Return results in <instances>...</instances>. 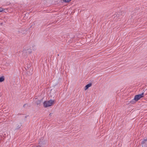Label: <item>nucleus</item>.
Returning <instances> with one entry per match:
<instances>
[{
  "label": "nucleus",
  "instance_id": "9",
  "mask_svg": "<svg viewBox=\"0 0 147 147\" xmlns=\"http://www.w3.org/2000/svg\"><path fill=\"white\" fill-rule=\"evenodd\" d=\"M146 143H147V138L144 139L142 142V144H145Z\"/></svg>",
  "mask_w": 147,
  "mask_h": 147
},
{
  "label": "nucleus",
  "instance_id": "5",
  "mask_svg": "<svg viewBox=\"0 0 147 147\" xmlns=\"http://www.w3.org/2000/svg\"><path fill=\"white\" fill-rule=\"evenodd\" d=\"M92 85V84L91 83H90L88 84H87L86 85L84 88V90H86L89 87L91 86Z\"/></svg>",
  "mask_w": 147,
  "mask_h": 147
},
{
  "label": "nucleus",
  "instance_id": "10",
  "mask_svg": "<svg viewBox=\"0 0 147 147\" xmlns=\"http://www.w3.org/2000/svg\"><path fill=\"white\" fill-rule=\"evenodd\" d=\"M146 143L145 144H142V147H147V144Z\"/></svg>",
  "mask_w": 147,
  "mask_h": 147
},
{
  "label": "nucleus",
  "instance_id": "13",
  "mask_svg": "<svg viewBox=\"0 0 147 147\" xmlns=\"http://www.w3.org/2000/svg\"><path fill=\"white\" fill-rule=\"evenodd\" d=\"M3 10L2 9V8L0 7V12H2Z\"/></svg>",
  "mask_w": 147,
  "mask_h": 147
},
{
  "label": "nucleus",
  "instance_id": "16",
  "mask_svg": "<svg viewBox=\"0 0 147 147\" xmlns=\"http://www.w3.org/2000/svg\"><path fill=\"white\" fill-rule=\"evenodd\" d=\"M51 114H52V113H50L49 114V115H50V116H51Z\"/></svg>",
  "mask_w": 147,
  "mask_h": 147
},
{
  "label": "nucleus",
  "instance_id": "6",
  "mask_svg": "<svg viewBox=\"0 0 147 147\" xmlns=\"http://www.w3.org/2000/svg\"><path fill=\"white\" fill-rule=\"evenodd\" d=\"M42 101H43V98H42V99H41L40 100H38V101H36V105H39L40 104L41 102H42Z\"/></svg>",
  "mask_w": 147,
  "mask_h": 147
},
{
  "label": "nucleus",
  "instance_id": "4",
  "mask_svg": "<svg viewBox=\"0 0 147 147\" xmlns=\"http://www.w3.org/2000/svg\"><path fill=\"white\" fill-rule=\"evenodd\" d=\"M22 125V123H18L16 125V129H20Z\"/></svg>",
  "mask_w": 147,
  "mask_h": 147
},
{
  "label": "nucleus",
  "instance_id": "8",
  "mask_svg": "<svg viewBox=\"0 0 147 147\" xmlns=\"http://www.w3.org/2000/svg\"><path fill=\"white\" fill-rule=\"evenodd\" d=\"M137 101H136V100L135 99V97L134 98L132 99L131 100L130 102V103H131L132 104H134V103H135Z\"/></svg>",
  "mask_w": 147,
  "mask_h": 147
},
{
  "label": "nucleus",
  "instance_id": "2",
  "mask_svg": "<svg viewBox=\"0 0 147 147\" xmlns=\"http://www.w3.org/2000/svg\"><path fill=\"white\" fill-rule=\"evenodd\" d=\"M144 93L143 92L141 94H139L136 95L135 96V99L136 100V101H138L140 98L144 97Z\"/></svg>",
  "mask_w": 147,
  "mask_h": 147
},
{
  "label": "nucleus",
  "instance_id": "15",
  "mask_svg": "<svg viewBox=\"0 0 147 147\" xmlns=\"http://www.w3.org/2000/svg\"><path fill=\"white\" fill-rule=\"evenodd\" d=\"M26 104H24V105H23V107H24L25 106H26Z\"/></svg>",
  "mask_w": 147,
  "mask_h": 147
},
{
  "label": "nucleus",
  "instance_id": "12",
  "mask_svg": "<svg viewBox=\"0 0 147 147\" xmlns=\"http://www.w3.org/2000/svg\"><path fill=\"white\" fill-rule=\"evenodd\" d=\"M65 2L69 3L70 2L71 0H63Z\"/></svg>",
  "mask_w": 147,
  "mask_h": 147
},
{
  "label": "nucleus",
  "instance_id": "11",
  "mask_svg": "<svg viewBox=\"0 0 147 147\" xmlns=\"http://www.w3.org/2000/svg\"><path fill=\"white\" fill-rule=\"evenodd\" d=\"M27 53H28L29 54L31 53H32L31 50L30 49H28L27 50Z\"/></svg>",
  "mask_w": 147,
  "mask_h": 147
},
{
  "label": "nucleus",
  "instance_id": "3",
  "mask_svg": "<svg viewBox=\"0 0 147 147\" xmlns=\"http://www.w3.org/2000/svg\"><path fill=\"white\" fill-rule=\"evenodd\" d=\"M27 30L26 29L20 30L18 31V32L19 34L21 33L22 34H26L27 33Z\"/></svg>",
  "mask_w": 147,
  "mask_h": 147
},
{
  "label": "nucleus",
  "instance_id": "14",
  "mask_svg": "<svg viewBox=\"0 0 147 147\" xmlns=\"http://www.w3.org/2000/svg\"><path fill=\"white\" fill-rule=\"evenodd\" d=\"M116 15H117L116 14H115V15H114L113 16V17L114 18L115 17V16H116Z\"/></svg>",
  "mask_w": 147,
  "mask_h": 147
},
{
  "label": "nucleus",
  "instance_id": "1",
  "mask_svg": "<svg viewBox=\"0 0 147 147\" xmlns=\"http://www.w3.org/2000/svg\"><path fill=\"white\" fill-rule=\"evenodd\" d=\"M54 102V100L51 99L48 101H45L43 103L44 106L45 107H47L51 106Z\"/></svg>",
  "mask_w": 147,
  "mask_h": 147
},
{
  "label": "nucleus",
  "instance_id": "7",
  "mask_svg": "<svg viewBox=\"0 0 147 147\" xmlns=\"http://www.w3.org/2000/svg\"><path fill=\"white\" fill-rule=\"evenodd\" d=\"M4 80V77L3 76L0 77V82H3Z\"/></svg>",
  "mask_w": 147,
  "mask_h": 147
}]
</instances>
